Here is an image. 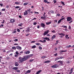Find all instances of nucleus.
<instances>
[{
  "label": "nucleus",
  "instance_id": "f257e3e1",
  "mask_svg": "<svg viewBox=\"0 0 74 74\" xmlns=\"http://www.w3.org/2000/svg\"><path fill=\"white\" fill-rule=\"evenodd\" d=\"M58 67L59 66H58V64H55L51 66V67L52 68H54V69L58 68Z\"/></svg>",
  "mask_w": 74,
  "mask_h": 74
},
{
  "label": "nucleus",
  "instance_id": "f03ea898",
  "mask_svg": "<svg viewBox=\"0 0 74 74\" xmlns=\"http://www.w3.org/2000/svg\"><path fill=\"white\" fill-rule=\"evenodd\" d=\"M19 61L20 62L19 63H22V62H23L25 61V60H23V58L21 57H19L18 58Z\"/></svg>",
  "mask_w": 74,
  "mask_h": 74
},
{
  "label": "nucleus",
  "instance_id": "7ed1b4c3",
  "mask_svg": "<svg viewBox=\"0 0 74 74\" xmlns=\"http://www.w3.org/2000/svg\"><path fill=\"white\" fill-rule=\"evenodd\" d=\"M56 62L59 63V66H63V62L62 61H59L58 62Z\"/></svg>",
  "mask_w": 74,
  "mask_h": 74
},
{
  "label": "nucleus",
  "instance_id": "20e7f679",
  "mask_svg": "<svg viewBox=\"0 0 74 74\" xmlns=\"http://www.w3.org/2000/svg\"><path fill=\"white\" fill-rule=\"evenodd\" d=\"M66 19L68 22H69V21H71L72 20V18L70 17H67Z\"/></svg>",
  "mask_w": 74,
  "mask_h": 74
},
{
  "label": "nucleus",
  "instance_id": "39448f33",
  "mask_svg": "<svg viewBox=\"0 0 74 74\" xmlns=\"http://www.w3.org/2000/svg\"><path fill=\"white\" fill-rule=\"evenodd\" d=\"M29 56H24L23 58V60H27V59L29 58Z\"/></svg>",
  "mask_w": 74,
  "mask_h": 74
},
{
  "label": "nucleus",
  "instance_id": "423d86ee",
  "mask_svg": "<svg viewBox=\"0 0 74 74\" xmlns=\"http://www.w3.org/2000/svg\"><path fill=\"white\" fill-rule=\"evenodd\" d=\"M16 48L17 49H18V50H21L22 49V47L19 46V45H18L17 46H16Z\"/></svg>",
  "mask_w": 74,
  "mask_h": 74
},
{
  "label": "nucleus",
  "instance_id": "0eeeda50",
  "mask_svg": "<svg viewBox=\"0 0 74 74\" xmlns=\"http://www.w3.org/2000/svg\"><path fill=\"white\" fill-rule=\"evenodd\" d=\"M49 32V30H47V31H45L44 33V36H45L47 35V34H48Z\"/></svg>",
  "mask_w": 74,
  "mask_h": 74
},
{
  "label": "nucleus",
  "instance_id": "6e6552de",
  "mask_svg": "<svg viewBox=\"0 0 74 74\" xmlns=\"http://www.w3.org/2000/svg\"><path fill=\"white\" fill-rule=\"evenodd\" d=\"M43 38V40H47V41H50V39H49V38H47V37H45V38Z\"/></svg>",
  "mask_w": 74,
  "mask_h": 74
},
{
  "label": "nucleus",
  "instance_id": "1a4fd4ad",
  "mask_svg": "<svg viewBox=\"0 0 74 74\" xmlns=\"http://www.w3.org/2000/svg\"><path fill=\"white\" fill-rule=\"evenodd\" d=\"M41 27H44L45 28V24L43 23H42L40 25Z\"/></svg>",
  "mask_w": 74,
  "mask_h": 74
},
{
  "label": "nucleus",
  "instance_id": "9d476101",
  "mask_svg": "<svg viewBox=\"0 0 74 74\" xmlns=\"http://www.w3.org/2000/svg\"><path fill=\"white\" fill-rule=\"evenodd\" d=\"M27 14H28L27 11V10H25V11L24 13V15L25 16L27 15Z\"/></svg>",
  "mask_w": 74,
  "mask_h": 74
},
{
  "label": "nucleus",
  "instance_id": "9b49d317",
  "mask_svg": "<svg viewBox=\"0 0 74 74\" xmlns=\"http://www.w3.org/2000/svg\"><path fill=\"white\" fill-rule=\"evenodd\" d=\"M10 23H14L15 22V20L13 19H11L10 20Z\"/></svg>",
  "mask_w": 74,
  "mask_h": 74
},
{
  "label": "nucleus",
  "instance_id": "f8f14e48",
  "mask_svg": "<svg viewBox=\"0 0 74 74\" xmlns=\"http://www.w3.org/2000/svg\"><path fill=\"white\" fill-rule=\"evenodd\" d=\"M30 52V51H27L24 52L25 53V54H29Z\"/></svg>",
  "mask_w": 74,
  "mask_h": 74
},
{
  "label": "nucleus",
  "instance_id": "ddd939ff",
  "mask_svg": "<svg viewBox=\"0 0 74 74\" xmlns=\"http://www.w3.org/2000/svg\"><path fill=\"white\" fill-rule=\"evenodd\" d=\"M39 42H42V43H45V42H46V40H39Z\"/></svg>",
  "mask_w": 74,
  "mask_h": 74
},
{
  "label": "nucleus",
  "instance_id": "4468645a",
  "mask_svg": "<svg viewBox=\"0 0 74 74\" xmlns=\"http://www.w3.org/2000/svg\"><path fill=\"white\" fill-rule=\"evenodd\" d=\"M15 66L16 67H17V66H19V64H18V62H15Z\"/></svg>",
  "mask_w": 74,
  "mask_h": 74
},
{
  "label": "nucleus",
  "instance_id": "2eb2a0df",
  "mask_svg": "<svg viewBox=\"0 0 74 74\" xmlns=\"http://www.w3.org/2000/svg\"><path fill=\"white\" fill-rule=\"evenodd\" d=\"M51 61V60H47L45 62V63H50Z\"/></svg>",
  "mask_w": 74,
  "mask_h": 74
},
{
  "label": "nucleus",
  "instance_id": "dca6fc26",
  "mask_svg": "<svg viewBox=\"0 0 74 74\" xmlns=\"http://www.w3.org/2000/svg\"><path fill=\"white\" fill-rule=\"evenodd\" d=\"M58 34H59V35H60V36H65V34L62 33H61L60 34L59 33Z\"/></svg>",
  "mask_w": 74,
  "mask_h": 74
},
{
  "label": "nucleus",
  "instance_id": "f3484780",
  "mask_svg": "<svg viewBox=\"0 0 74 74\" xmlns=\"http://www.w3.org/2000/svg\"><path fill=\"white\" fill-rule=\"evenodd\" d=\"M23 53V51H21V52H19V53L18 54V55L19 56H21L22 54Z\"/></svg>",
  "mask_w": 74,
  "mask_h": 74
},
{
  "label": "nucleus",
  "instance_id": "a211bd4d",
  "mask_svg": "<svg viewBox=\"0 0 74 74\" xmlns=\"http://www.w3.org/2000/svg\"><path fill=\"white\" fill-rule=\"evenodd\" d=\"M18 69V68L17 67H14L12 69V70H16Z\"/></svg>",
  "mask_w": 74,
  "mask_h": 74
},
{
  "label": "nucleus",
  "instance_id": "6ab92c4d",
  "mask_svg": "<svg viewBox=\"0 0 74 74\" xmlns=\"http://www.w3.org/2000/svg\"><path fill=\"white\" fill-rule=\"evenodd\" d=\"M26 32H29L30 31V28L29 27L27 28V29L26 30Z\"/></svg>",
  "mask_w": 74,
  "mask_h": 74
},
{
  "label": "nucleus",
  "instance_id": "aec40b11",
  "mask_svg": "<svg viewBox=\"0 0 74 74\" xmlns=\"http://www.w3.org/2000/svg\"><path fill=\"white\" fill-rule=\"evenodd\" d=\"M27 11L28 12L29 14H30V11H31V9H29V10H27Z\"/></svg>",
  "mask_w": 74,
  "mask_h": 74
},
{
  "label": "nucleus",
  "instance_id": "412c9836",
  "mask_svg": "<svg viewBox=\"0 0 74 74\" xmlns=\"http://www.w3.org/2000/svg\"><path fill=\"white\" fill-rule=\"evenodd\" d=\"M15 4H16L17 5H19V4H20V2H15Z\"/></svg>",
  "mask_w": 74,
  "mask_h": 74
},
{
  "label": "nucleus",
  "instance_id": "4be33fe9",
  "mask_svg": "<svg viewBox=\"0 0 74 74\" xmlns=\"http://www.w3.org/2000/svg\"><path fill=\"white\" fill-rule=\"evenodd\" d=\"M62 27H64V28L67 29V27L66 26L62 25L61 26Z\"/></svg>",
  "mask_w": 74,
  "mask_h": 74
},
{
  "label": "nucleus",
  "instance_id": "5701e85b",
  "mask_svg": "<svg viewBox=\"0 0 74 74\" xmlns=\"http://www.w3.org/2000/svg\"><path fill=\"white\" fill-rule=\"evenodd\" d=\"M55 38H56V36L55 35H54L52 36V38L53 39H55Z\"/></svg>",
  "mask_w": 74,
  "mask_h": 74
},
{
  "label": "nucleus",
  "instance_id": "b1692460",
  "mask_svg": "<svg viewBox=\"0 0 74 74\" xmlns=\"http://www.w3.org/2000/svg\"><path fill=\"white\" fill-rule=\"evenodd\" d=\"M12 49H14V50H15V49H16V47L15 46L12 47Z\"/></svg>",
  "mask_w": 74,
  "mask_h": 74
},
{
  "label": "nucleus",
  "instance_id": "393cba45",
  "mask_svg": "<svg viewBox=\"0 0 74 74\" xmlns=\"http://www.w3.org/2000/svg\"><path fill=\"white\" fill-rule=\"evenodd\" d=\"M31 72V71H30L29 70H28L26 72V74H27V73H30Z\"/></svg>",
  "mask_w": 74,
  "mask_h": 74
},
{
  "label": "nucleus",
  "instance_id": "a878e982",
  "mask_svg": "<svg viewBox=\"0 0 74 74\" xmlns=\"http://www.w3.org/2000/svg\"><path fill=\"white\" fill-rule=\"evenodd\" d=\"M51 22H49L48 23H46V25H50V24H51Z\"/></svg>",
  "mask_w": 74,
  "mask_h": 74
},
{
  "label": "nucleus",
  "instance_id": "bb28decb",
  "mask_svg": "<svg viewBox=\"0 0 74 74\" xmlns=\"http://www.w3.org/2000/svg\"><path fill=\"white\" fill-rule=\"evenodd\" d=\"M41 19H45V17L44 16H41Z\"/></svg>",
  "mask_w": 74,
  "mask_h": 74
},
{
  "label": "nucleus",
  "instance_id": "cd10ccee",
  "mask_svg": "<svg viewBox=\"0 0 74 74\" xmlns=\"http://www.w3.org/2000/svg\"><path fill=\"white\" fill-rule=\"evenodd\" d=\"M36 48V46L35 45H33V46L32 47V48Z\"/></svg>",
  "mask_w": 74,
  "mask_h": 74
},
{
  "label": "nucleus",
  "instance_id": "c85d7f7f",
  "mask_svg": "<svg viewBox=\"0 0 74 74\" xmlns=\"http://www.w3.org/2000/svg\"><path fill=\"white\" fill-rule=\"evenodd\" d=\"M59 58H56L54 61H56V60H59Z\"/></svg>",
  "mask_w": 74,
  "mask_h": 74
},
{
  "label": "nucleus",
  "instance_id": "c756f323",
  "mask_svg": "<svg viewBox=\"0 0 74 74\" xmlns=\"http://www.w3.org/2000/svg\"><path fill=\"white\" fill-rule=\"evenodd\" d=\"M70 47H71V45H68V46H66V48H70Z\"/></svg>",
  "mask_w": 74,
  "mask_h": 74
},
{
  "label": "nucleus",
  "instance_id": "7c9ffc66",
  "mask_svg": "<svg viewBox=\"0 0 74 74\" xmlns=\"http://www.w3.org/2000/svg\"><path fill=\"white\" fill-rule=\"evenodd\" d=\"M67 51L66 50L65 51H61L60 52H67Z\"/></svg>",
  "mask_w": 74,
  "mask_h": 74
},
{
  "label": "nucleus",
  "instance_id": "2f4dec72",
  "mask_svg": "<svg viewBox=\"0 0 74 74\" xmlns=\"http://www.w3.org/2000/svg\"><path fill=\"white\" fill-rule=\"evenodd\" d=\"M41 58H42V59H44L45 58H46V56H43Z\"/></svg>",
  "mask_w": 74,
  "mask_h": 74
},
{
  "label": "nucleus",
  "instance_id": "473e14b6",
  "mask_svg": "<svg viewBox=\"0 0 74 74\" xmlns=\"http://www.w3.org/2000/svg\"><path fill=\"white\" fill-rule=\"evenodd\" d=\"M36 45H40V43H36Z\"/></svg>",
  "mask_w": 74,
  "mask_h": 74
},
{
  "label": "nucleus",
  "instance_id": "72a5a7b5",
  "mask_svg": "<svg viewBox=\"0 0 74 74\" xmlns=\"http://www.w3.org/2000/svg\"><path fill=\"white\" fill-rule=\"evenodd\" d=\"M61 4H62L63 5H65V4H64V2L63 1H61Z\"/></svg>",
  "mask_w": 74,
  "mask_h": 74
},
{
  "label": "nucleus",
  "instance_id": "f704fd0d",
  "mask_svg": "<svg viewBox=\"0 0 74 74\" xmlns=\"http://www.w3.org/2000/svg\"><path fill=\"white\" fill-rule=\"evenodd\" d=\"M48 1L47 0H44L43 1V2H44V3H47Z\"/></svg>",
  "mask_w": 74,
  "mask_h": 74
},
{
  "label": "nucleus",
  "instance_id": "c9c22d12",
  "mask_svg": "<svg viewBox=\"0 0 74 74\" xmlns=\"http://www.w3.org/2000/svg\"><path fill=\"white\" fill-rule=\"evenodd\" d=\"M50 12L51 13H52V14H53V13H54V12H53V10H51L50 11Z\"/></svg>",
  "mask_w": 74,
  "mask_h": 74
},
{
  "label": "nucleus",
  "instance_id": "e433bc0d",
  "mask_svg": "<svg viewBox=\"0 0 74 74\" xmlns=\"http://www.w3.org/2000/svg\"><path fill=\"white\" fill-rule=\"evenodd\" d=\"M62 21L60 19V20H59L58 22V23H60V22H61Z\"/></svg>",
  "mask_w": 74,
  "mask_h": 74
},
{
  "label": "nucleus",
  "instance_id": "4c0bfd02",
  "mask_svg": "<svg viewBox=\"0 0 74 74\" xmlns=\"http://www.w3.org/2000/svg\"><path fill=\"white\" fill-rule=\"evenodd\" d=\"M71 28V26L70 25H69V28L68 29L70 30Z\"/></svg>",
  "mask_w": 74,
  "mask_h": 74
},
{
  "label": "nucleus",
  "instance_id": "58836bf2",
  "mask_svg": "<svg viewBox=\"0 0 74 74\" xmlns=\"http://www.w3.org/2000/svg\"><path fill=\"white\" fill-rule=\"evenodd\" d=\"M20 8L19 6H17L15 8H16V9H17L18 8Z\"/></svg>",
  "mask_w": 74,
  "mask_h": 74
},
{
  "label": "nucleus",
  "instance_id": "ea45409f",
  "mask_svg": "<svg viewBox=\"0 0 74 74\" xmlns=\"http://www.w3.org/2000/svg\"><path fill=\"white\" fill-rule=\"evenodd\" d=\"M3 26H4V25L3 24L1 25L0 26V28H2V27H3Z\"/></svg>",
  "mask_w": 74,
  "mask_h": 74
},
{
  "label": "nucleus",
  "instance_id": "a19ab883",
  "mask_svg": "<svg viewBox=\"0 0 74 74\" xmlns=\"http://www.w3.org/2000/svg\"><path fill=\"white\" fill-rule=\"evenodd\" d=\"M16 54V55H19V53H18V51H16L15 53Z\"/></svg>",
  "mask_w": 74,
  "mask_h": 74
},
{
  "label": "nucleus",
  "instance_id": "79ce46f5",
  "mask_svg": "<svg viewBox=\"0 0 74 74\" xmlns=\"http://www.w3.org/2000/svg\"><path fill=\"white\" fill-rule=\"evenodd\" d=\"M34 60V59L30 60H29V62H33V61Z\"/></svg>",
  "mask_w": 74,
  "mask_h": 74
},
{
  "label": "nucleus",
  "instance_id": "37998d69",
  "mask_svg": "<svg viewBox=\"0 0 74 74\" xmlns=\"http://www.w3.org/2000/svg\"><path fill=\"white\" fill-rule=\"evenodd\" d=\"M16 72L17 73H20V70H17L16 71Z\"/></svg>",
  "mask_w": 74,
  "mask_h": 74
},
{
  "label": "nucleus",
  "instance_id": "c03bdc74",
  "mask_svg": "<svg viewBox=\"0 0 74 74\" xmlns=\"http://www.w3.org/2000/svg\"><path fill=\"white\" fill-rule=\"evenodd\" d=\"M63 58H64L63 57H60V58H59V59H63Z\"/></svg>",
  "mask_w": 74,
  "mask_h": 74
},
{
  "label": "nucleus",
  "instance_id": "a18cd8bd",
  "mask_svg": "<svg viewBox=\"0 0 74 74\" xmlns=\"http://www.w3.org/2000/svg\"><path fill=\"white\" fill-rule=\"evenodd\" d=\"M56 16H60V14H56Z\"/></svg>",
  "mask_w": 74,
  "mask_h": 74
},
{
  "label": "nucleus",
  "instance_id": "49530a36",
  "mask_svg": "<svg viewBox=\"0 0 74 74\" xmlns=\"http://www.w3.org/2000/svg\"><path fill=\"white\" fill-rule=\"evenodd\" d=\"M53 2H54V3L55 4V3H56V1L54 0L53 1Z\"/></svg>",
  "mask_w": 74,
  "mask_h": 74
},
{
  "label": "nucleus",
  "instance_id": "de8ad7c7",
  "mask_svg": "<svg viewBox=\"0 0 74 74\" xmlns=\"http://www.w3.org/2000/svg\"><path fill=\"white\" fill-rule=\"evenodd\" d=\"M18 41V39H16L14 40V41H15V42Z\"/></svg>",
  "mask_w": 74,
  "mask_h": 74
},
{
  "label": "nucleus",
  "instance_id": "09e8293b",
  "mask_svg": "<svg viewBox=\"0 0 74 74\" xmlns=\"http://www.w3.org/2000/svg\"><path fill=\"white\" fill-rule=\"evenodd\" d=\"M6 8H7L8 9V8H9V7H10L9 6H8V5H7L6 6Z\"/></svg>",
  "mask_w": 74,
  "mask_h": 74
},
{
  "label": "nucleus",
  "instance_id": "8fccbe9b",
  "mask_svg": "<svg viewBox=\"0 0 74 74\" xmlns=\"http://www.w3.org/2000/svg\"><path fill=\"white\" fill-rule=\"evenodd\" d=\"M39 49H42V47L41 46L39 47Z\"/></svg>",
  "mask_w": 74,
  "mask_h": 74
},
{
  "label": "nucleus",
  "instance_id": "3c124183",
  "mask_svg": "<svg viewBox=\"0 0 74 74\" xmlns=\"http://www.w3.org/2000/svg\"><path fill=\"white\" fill-rule=\"evenodd\" d=\"M65 18L64 17L63 18H61V19H60V20H61V21H62V20H63V19H64Z\"/></svg>",
  "mask_w": 74,
  "mask_h": 74
},
{
  "label": "nucleus",
  "instance_id": "603ef678",
  "mask_svg": "<svg viewBox=\"0 0 74 74\" xmlns=\"http://www.w3.org/2000/svg\"><path fill=\"white\" fill-rule=\"evenodd\" d=\"M17 31L18 32H20V29H17Z\"/></svg>",
  "mask_w": 74,
  "mask_h": 74
},
{
  "label": "nucleus",
  "instance_id": "864d4df0",
  "mask_svg": "<svg viewBox=\"0 0 74 74\" xmlns=\"http://www.w3.org/2000/svg\"><path fill=\"white\" fill-rule=\"evenodd\" d=\"M34 25H37V23L36 22L34 23H33Z\"/></svg>",
  "mask_w": 74,
  "mask_h": 74
},
{
  "label": "nucleus",
  "instance_id": "5fc2aeb1",
  "mask_svg": "<svg viewBox=\"0 0 74 74\" xmlns=\"http://www.w3.org/2000/svg\"><path fill=\"white\" fill-rule=\"evenodd\" d=\"M34 42H36V41H32L31 42V43H34Z\"/></svg>",
  "mask_w": 74,
  "mask_h": 74
},
{
  "label": "nucleus",
  "instance_id": "6e6d98bb",
  "mask_svg": "<svg viewBox=\"0 0 74 74\" xmlns=\"http://www.w3.org/2000/svg\"><path fill=\"white\" fill-rule=\"evenodd\" d=\"M66 63H70V61L68 60L66 62Z\"/></svg>",
  "mask_w": 74,
  "mask_h": 74
},
{
  "label": "nucleus",
  "instance_id": "4d7b16f0",
  "mask_svg": "<svg viewBox=\"0 0 74 74\" xmlns=\"http://www.w3.org/2000/svg\"><path fill=\"white\" fill-rule=\"evenodd\" d=\"M5 9H3L2 10V11H5Z\"/></svg>",
  "mask_w": 74,
  "mask_h": 74
},
{
  "label": "nucleus",
  "instance_id": "13d9d810",
  "mask_svg": "<svg viewBox=\"0 0 74 74\" xmlns=\"http://www.w3.org/2000/svg\"><path fill=\"white\" fill-rule=\"evenodd\" d=\"M68 36H69V35H66V36H65V37L66 38H67V37H68Z\"/></svg>",
  "mask_w": 74,
  "mask_h": 74
},
{
  "label": "nucleus",
  "instance_id": "bf43d9fd",
  "mask_svg": "<svg viewBox=\"0 0 74 74\" xmlns=\"http://www.w3.org/2000/svg\"><path fill=\"white\" fill-rule=\"evenodd\" d=\"M27 3H24V5H27Z\"/></svg>",
  "mask_w": 74,
  "mask_h": 74
},
{
  "label": "nucleus",
  "instance_id": "052dcab7",
  "mask_svg": "<svg viewBox=\"0 0 74 74\" xmlns=\"http://www.w3.org/2000/svg\"><path fill=\"white\" fill-rule=\"evenodd\" d=\"M56 43L57 44L59 43V40H57L56 41Z\"/></svg>",
  "mask_w": 74,
  "mask_h": 74
},
{
  "label": "nucleus",
  "instance_id": "680f3d73",
  "mask_svg": "<svg viewBox=\"0 0 74 74\" xmlns=\"http://www.w3.org/2000/svg\"><path fill=\"white\" fill-rule=\"evenodd\" d=\"M0 5H1V7H3V5L2 3H1V4H0Z\"/></svg>",
  "mask_w": 74,
  "mask_h": 74
},
{
  "label": "nucleus",
  "instance_id": "e2e57ef3",
  "mask_svg": "<svg viewBox=\"0 0 74 74\" xmlns=\"http://www.w3.org/2000/svg\"><path fill=\"white\" fill-rule=\"evenodd\" d=\"M73 22V20L69 22V23H72Z\"/></svg>",
  "mask_w": 74,
  "mask_h": 74
},
{
  "label": "nucleus",
  "instance_id": "0e129e2a",
  "mask_svg": "<svg viewBox=\"0 0 74 74\" xmlns=\"http://www.w3.org/2000/svg\"><path fill=\"white\" fill-rule=\"evenodd\" d=\"M72 73H73V71L71 72H70L69 73V74H72Z\"/></svg>",
  "mask_w": 74,
  "mask_h": 74
},
{
  "label": "nucleus",
  "instance_id": "69168bd1",
  "mask_svg": "<svg viewBox=\"0 0 74 74\" xmlns=\"http://www.w3.org/2000/svg\"><path fill=\"white\" fill-rule=\"evenodd\" d=\"M16 32V31H14L12 32V33L14 34V33H15Z\"/></svg>",
  "mask_w": 74,
  "mask_h": 74
},
{
  "label": "nucleus",
  "instance_id": "338daca9",
  "mask_svg": "<svg viewBox=\"0 0 74 74\" xmlns=\"http://www.w3.org/2000/svg\"><path fill=\"white\" fill-rule=\"evenodd\" d=\"M51 32L52 33H55V30L52 31Z\"/></svg>",
  "mask_w": 74,
  "mask_h": 74
},
{
  "label": "nucleus",
  "instance_id": "774afa93",
  "mask_svg": "<svg viewBox=\"0 0 74 74\" xmlns=\"http://www.w3.org/2000/svg\"><path fill=\"white\" fill-rule=\"evenodd\" d=\"M14 56L15 57H18V55H15Z\"/></svg>",
  "mask_w": 74,
  "mask_h": 74
}]
</instances>
